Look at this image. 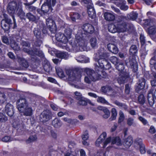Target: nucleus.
Wrapping results in <instances>:
<instances>
[{
  "label": "nucleus",
  "mask_w": 156,
  "mask_h": 156,
  "mask_svg": "<svg viewBox=\"0 0 156 156\" xmlns=\"http://www.w3.org/2000/svg\"><path fill=\"white\" fill-rule=\"evenodd\" d=\"M86 35L83 33L81 30H79L76 34L75 39L69 42L72 49L75 51H81V49L84 45V37Z\"/></svg>",
  "instance_id": "nucleus-1"
},
{
  "label": "nucleus",
  "mask_w": 156,
  "mask_h": 156,
  "mask_svg": "<svg viewBox=\"0 0 156 156\" xmlns=\"http://www.w3.org/2000/svg\"><path fill=\"white\" fill-rule=\"evenodd\" d=\"M20 44L23 47V51L30 55L32 58H33V56L36 55H37L41 58L44 57L43 53L39 49L34 48L33 50H30L29 48L30 44L28 42L22 41Z\"/></svg>",
  "instance_id": "nucleus-2"
},
{
  "label": "nucleus",
  "mask_w": 156,
  "mask_h": 156,
  "mask_svg": "<svg viewBox=\"0 0 156 156\" xmlns=\"http://www.w3.org/2000/svg\"><path fill=\"white\" fill-rule=\"evenodd\" d=\"M84 71L87 74L84 80L87 83L90 84L91 81L94 82L101 79V75L92 69L86 68L84 69Z\"/></svg>",
  "instance_id": "nucleus-3"
},
{
  "label": "nucleus",
  "mask_w": 156,
  "mask_h": 156,
  "mask_svg": "<svg viewBox=\"0 0 156 156\" xmlns=\"http://www.w3.org/2000/svg\"><path fill=\"white\" fill-rule=\"evenodd\" d=\"M82 69L79 68H76L74 70H67L66 74L69 76V79L72 81L80 80L81 77V72Z\"/></svg>",
  "instance_id": "nucleus-4"
},
{
  "label": "nucleus",
  "mask_w": 156,
  "mask_h": 156,
  "mask_svg": "<svg viewBox=\"0 0 156 156\" xmlns=\"http://www.w3.org/2000/svg\"><path fill=\"white\" fill-rule=\"evenodd\" d=\"M117 24L118 32L119 33L128 31L133 27L132 25L125 22H120Z\"/></svg>",
  "instance_id": "nucleus-5"
},
{
  "label": "nucleus",
  "mask_w": 156,
  "mask_h": 156,
  "mask_svg": "<svg viewBox=\"0 0 156 156\" xmlns=\"http://www.w3.org/2000/svg\"><path fill=\"white\" fill-rule=\"evenodd\" d=\"M51 117V111L49 110H46L41 113L40 116V120L41 122L44 123L49 121Z\"/></svg>",
  "instance_id": "nucleus-6"
},
{
  "label": "nucleus",
  "mask_w": 156,
  "mask_h": 156,
  "mask_svg": "<svg viewBox=\"0 0 156 156\" xmlns=\"http://www.w3.org/2000/svg\"><path fill=\"white\" fill-rule=\"evenodd\" d=\"M126 64L128 67L132 69L135 72L137 70L138 65L134 56L129 57V61L126 62Z\"/></svg>",
  "instance_id": "nucleus-7"
},
{
  "label": "nucleus",
  "mask_w": 156,
  "mask_h": 156,
  "mask_svg": "<svg viewBox=\"0 0 156 156\" xmlns=\"http://www.w3.org/2000/svg\"><path fill=\"white\" fill-rule=\"evenodd\" d=\"M17 107L20 111L23 110V109L28 106V104L26 99L23 98H20L17 102Z\"/></svg>",
  "instance_id": "nucleus-8"
},
{
  "label": "nucleus",
  "mask_w": 156,
  "mask_h": 156,
  "mask_svg": "<svg viewBox=\"0 0 156 156\" xmlns=\"http://www.w3.org/2000/svg\"><path fill=\"white\" fill-rule=\"evenodd\" d=\"M1 26L2 28L5 30H8L12 24L11 20L8 17H5L1 21Z\"/></svg>",
  "instance_id": "nucleus-9"
},
{
  "label": "nucleus",
  "mask_w": 156,
  "mask_h": 156,
  "mask_svg": "<svg viewBox=\"0 0 156 156\" xmlns=\"http://www.w3.org/2000/svg\"><path fill=\"white\" fill-rule=\"evenodd\" d=\"M129 77L128 73L124 71L121 72L117 79L118 83L120 84H123L126 82Z\"/></svg>",
  "instance_id": "nucleus-10"
},
{
  "label": "nucleus",
  "mask_w": 156,
  "mask_h": 156,
  "mask_svg": "<svg viewBox=\"0 0 156 156\" xmlns=\"http://www.w3.org/2000/svg\"><path fill=\"white\" fill-rule=\"evenodd\" d=\"M46 24L51 32H54L56 30V25L51 19L49 18L46 19Z\"/></svg>",
  "instance_id": "nucleus-11"
},
{
  "label": "nucleus",
  "mask_w": 156,
  "mask_h": 156,
  "mask_svg": "<svg viewBox=\"0 0 156 156\" xmlns=\"http://www.w3.org/2000/svg\"><path fill=\"white\" fill-rule=\"evenodd\" d=\"M17 9V4L16 2L13 1L9 2L8 4L7 9L10 14H13Z\"/></svg>",
  "instance_id": "nucleus-12"
},
{
  "label": "nucleus",
  "mask_w": 156,
  "mask_h": 156,
  "mask_svg": "<svg viewBox=\"0 0 156 156\" xmlns=\"http://www.w3.org/2000/svg\"><path fill=\"white\" fill-rule=\"evenodd\" d=\"M84 31L88 33H92L94 31L93 27L91 24L86 23L83 24L81 27Z\"/></svg>",
  "instance_id": "nucleus-13"
},
{
  "label": "nucleus",
  "mask_w": 156,
  "mask_h": 156,
  "mask_svg": "<svg viewBox=\"0 0 156 156\" xmlns=\"http://www.w3.org/2000/svg\"><path fill=\"white\" fill-rule=\"evenodd\" d=\"M87 13L89 16L92 19L95 18L96 14L93 5H89L87 6Z\"/></svg>",
  "instance_id": "nucleus-14"
},
{
  "label": "nucleus",
  "mask_w": 156,
  "mask_h": 156,
  "mask_svg": "<svg viewBox=\"0 0 156 156\" xmlns=\"http://www.w3.org/2000/svg\"><path fill=\"white\" fill-rule=\"evenodd\" d=\"M55 37L57 41L66 44L68 41V40L64 34L61 33L56 34L55 35Z\"/></svg>",
  "instance_id": "nucleus-15"
},
{
  "label": "nucleus",
  "mask_w": 156,
  "mask_h": 156,
  "mask_svg": "<svg viewBox=\"0 0 156 156\" xmlns=\"http://www.w3.org/2000/svg\"><path fill=\"white\" fill-rule=\"evenodd\" d=\"M147 99L150 105L152 106L154 103L155 99L156 100V90L153 93L150 92L148 93Z\"/></svg>",
  "instance_id": "nucleus-16"
},
{
  "label": "nucleus",
  "mask_w": 156,
  "mask_h": 156,
  "mask_svg": "<svg viewBox=\"0 0 156 156\" xmlns=\"http://www.w3.org/2000/svg\"><path fill=\"white\" fill-rule=\"evenodd\" d=\"M13 106L9 103H7L5 107V111L8 115L12 116L14 114Z\"/></svg>",
  "instance_id": "nucleus-17"
},
{
  "label": "nucleus",
  "mask_w": 156,
  "mask_h": 156,
  "mask_svg": "<svg viewBox=\"0 0 156 156\" xmlns=\"http://www.w3.org/2000/svg\"><path fill=\"white\" fill-rule=\"evenodd\" d=\"M42 11L44 13H47L49 10H51V11H52V9L51 7V4L47 2H45L41 7Z\"/></svg>",
  "instance_id": "nucleus-18"
},
{
  "label": "nucleus",
  "mask_w": 156,
  "mask_h": 156,
  "mask_svg": "<svg viewBox=\"0 0 156 156\" xmlns=\"http://www.w3.org/2000/svg\"><path fill=\"white\" fill-rule=\"evenodd\" d=\"M145 84V80L143 77H141L139 79V81L137 83L138 85L137 86L136 90L138 91L139 90L143 89L144 88Z\"/></svg>",
  "instance_id": "nucleus-19"
},
{
  "label": "nucleus",
  "mask_w": 156,
  "mask_h": 156,
  "mask_svg": "<svg viewBox=\"0 0 156 156\" xmlns=\"http://www.w3.org/2000/svg\"><path fill=\"white\" fill-rule=\"evenodd\" d=\"M23 110L20 111V113H23V115L26 116H30L32 115L33 109L31 107L28 106L25 108H24Z\"/></svg>",
  "instance_id": "nucleus-20"
},
{
  "label": "nucleus",
  "mask_w": 156,
  "mask_h": 156,
  "mask_svg": "<svg viewBox=\"0 0 156 156\" xmlns=\"http://www.w3.org/2000/svg\"><path fill=\"white\" fill-rule=\"evenodd\" d=\"M136 144L138 145L140 149V151L141 154H144L146 152L145 146L142 143V140L141 139H136Z\"/></svg>",
  "instance_id": "nucleus-21"
},
{
  "label": "nucleus",
  "mask_w": 156,
  "mask_h": 156,
  "mask_svg": "<svg viewBox=\"0 0 156 156\" xmlns=\"http://www.w3.org/2000/svg\"><path fill=\"white\" fill-rule=\"evenodd\" d=\"M98 109L102 111L104 113V114L103 115V117L104 118L107 119L110 116V112L108 110L106 107L99 106L98 107Z\"/></svg>",
  "instance_id": "nucleus-22"
},
{
  "label": "nucleus",
  "mask_w": 156,
  "mask_h": 156,
  "mask_svg": "<svg viewBox=\"0 0 156 156\" xmlns=\"http://www.w3.org/2000/svg\"><path fill=\"white\" fill-rule=\"evenodd\" d=\"M10 45L11 48L14 51H18L20 50V48L18 44L14 40L13 37H10Z\"/></svg>",
  "instance_id": "nucleus-23"
},
{
  "label": "nucleus",
  "mask_w": 156,
  "mask_h": 156,
  "mask_svg": "<svg viewBox=\"0 0 156 156\" xmlns=\"http://www.w3.org/2000/svg\"><path fill=\"white\" fill-rule=\"evenodd\" d=\"M106 136V133L105 132H103L96 141V145L97 146L99 147L100 144L104 140Z\"/></svg>",
  "instance_id": "nucleus-24"
},
{
  "label": "nucleus",
  "mask_w": 156,
  "mask_h": 156,
  "mask_svg": "<svg viewBox=\"0 0 156 156\" xmlns=\"http://www.w3.org/2000/svg\"><path fill=\"white\" fill-rule=\"evenodd\" d=\"M104 16L105 19L108 21H112L115 19V16L112 13L109 12H105L104 13Z\"/></svg>",
  "instance_id": "nucleus-25"
},
{
  "label": "nucleus",
  "mask_w": 156,
  "mask_h": 156,
  "mask_svg": "<svg viewBox=\"0 0 156 156\" xmlns=\"http://www.w3.org/2000/svg\"><path fill=\"white\" fill-rule=\"evenodd\" d=\"M17 61L19 63L20 65L25 68H27L29 66L28 62L24 59L19 56H17Z\"/></svg>",
  "instance_id": "nucleus-26"
},
{
  "label": "nucleus",
  "mask_w": 156,
  "mask_h": 156,
  "mask_svg": "<svg viewBox=\"0 0 156 156\" xmlns=\"http://www.w3.org/2000/svg\"><path fill=\"white\" fill-rule=\"evenodd\" d=\"M108 50L112 53L115 54L118 52V49L115 44H108L107 45Z\"/></svg>",
  "instance_id": "nucleus-27"
},
{
  "label": "nucleus",
  "mask_w": 156,
  "mask_h": 156,
  "mask_svg": "<svg viewBox=\"0 0 156 156\" xmlns=\"http://www.w3.org/2000/svg\"><path fill=\"white\" fill-rule=\"evenodd\" d=\"M133 143L132 137L129 136L127 138L124 140L123 144L126 148L129 147Z\"/></svg>",
  "instance_id": "nucleus-28"
},
{
  "label": "nucleus",
  "mask_w": 156,
  "mask_h": 156,
  "mask_svg": "<svg viewBox=\"0 0 156 156\" xmlns=\"http://www.w3.org/2000/svg\"><path fill=\"white\" fill-rule=\"evenodd\" d=\"M117 1L119 4H117L116 5L119 6V5H120V8L121 9L125 11L128 9L129 8L128 6L125 5L126 2L124 0H118Z\"/></svg>",
  "instance_id": "nucleus-29"
},
{
  "label": "nucleus",
  "mask_w": 156,
  "mask_h": 156,
  "mask_svg": "<svg viewBox=\"0 0 156 156\" xmlns=\"http://www.w3.org/2000/svg\"><path fill=\"white\" fill-rule=\"evenodd\" d=\"M56 55L58 58L65 59H67L69 57L67 53L64 51L58 52L56 54Z\"/></svg>",
  "instance_id": "nucleus-30"
},
{
  "label": "nucleus",
  "mask_w": 156,
  "mask_h": 156,
  "mask_svg": "<svg viewBox=\"0 0 156 156\" xmlns=\"http://www.w3.org/2000/svg\"><path fill=\"white\" fill-rule=\"evenodd\" d=\"M72 32V29L69 27L67 28L64 30V34L68 40L71 38Z\"/></svg>",
  "instance_id": "nucleus-31"
},
{
  "label": "nucleus",
  "mask_w": 156,
  "mask_h": 156,
  "mask_svg": "<svg viewBox=\"0 0 156 156\" xmlns=\"http://www.w3.org/2000/svg\"><path fill=\"white\" fill-rule=\"evenodd\" d=\"M117 24H109L108 26V30L109 31L112 33H115L118 32L117 29Z\"/></svg>",
  "instance_id": "nucleus-32"
},
{
  "label": "nucleus",
  "mask_w": 156,
  "mask_h": 156,
  "mask_svg": "<svg viewBox=\"0 0 156 156\" xmlns=\"http://www.w3.org/2000/svg\"><path fill=\"white\" fill-rule=\"evenodd\" d=\"M52 124L55 128H58L62 125V123L61 121L58 118H56L52 120Z\"/></svg>",
  "instance_id": "nucleus-33"
},
{
  "label": "nucleus",
  "mask_w": 156,
  "mask_h": 156,
  "mask_svg": "<svg viewBox=\"0 0 156 156\" xmlns=\"http://www.w3.org/2000/svg\"><path fill=\"white\" fill-rule=\"evenodd\" d=\"M26 17L30 21L35 22L37 21V18L36 16L33 15L30 12H28L26 14Z\"/></svg>",
  "instance_id": "nucleus-34"
},
{
  "label": "nucleus",
  "mask_w": 156,
  "mask_h": 156,
  "mask_svg": "<svg viewBox=\"0 0 156 156\" xmlns=\"http://www.w3.org/2000/svg\"><path fill=\"white\" fill-rule=\"evenodd\" d=\"M101 51H99L98 52V54L99 55V58H101L104 59L107 58L109 56V54L106 51H104L103 49H102Z\"/></svg>",
  "instance_id": "nucleus-35"
},
{
  "label": "nucleus",
  "mask_w": 156,
  "mask_h": 156,
  "mask_svg": "<svg viewBox=\"0 0 156 156\" xmlns=\"http://www.w3.org/2000/svg\"><path fill=\"white\" fill-rule=\"evenodd\" d=\"M91 46L92 48H96L98 46V41L95 37H92L90 40Z\"/></svg>",
  "instance_id": "nucleus-36"
},
{
  "label": "nucleus",
  "mask_w": 156,
  "mask_h": 156,
  "mask_svg": "<svg viewBox=\"0 0 156 156\" xmlns=\"http://www.w3.org/2000/svg\"><path fill=\"white\" fill-rule=\"evenodd\" d=\"M112 144H115L118 146H121L122 145L121 140L119 137H113L112 138Z\"/></svg>",
  "instance_id": "nucleus-37"
},
{
  "label": "nucleus",
  "mask_w": 156,
  "mask_h": 156,
  "mask_svg": "<svg viewBox=\"0 0 156 156\" xmlns=\"http://www.w3.org/2000/svg\"><path fill=\"white\" fill-rule=\"evenodd\" d=\"M138 14L136 12H132L127 15L128 18L131 20H134L136 19L137 17Z\"/></svg>",
  "instance_id": "nucleus-38"
},
{
  "label": "nucleus",
  "mask_w": 156,
  "mask_h": 156,
  "mask_svg": "<svg viewBox=\"0 0 156 156\" xmlns=\"http://www.w3.org/2000/svg\"><path fill=\"white\" fill-rule=\"evenodd\" d=\"M41 30L39 28H35L34 30V33L35 36L37 39L41 38Z\"/></svg>",
  "instance_id": "nucleus-39"
},
{
  "label": "nucleus",
  "mask_w": 156,
  "mask_h": 156,
  "mask_svg": "<svg viewBox=\"0 0 156 156\" xmlns=\"http://www.w3.org/2000/svg\"><path fill=\"white\" fill-rule=\"evenodd\" d=\"M7 98L5 93L0 91V103L3 104L7 101Z\"/></svg>",
  "instance_id": "nucleus-40"
},
{
  "label": "nucleus",
  "mask_w": 156,
  "mask_h": 156,
  "mask_svg": "<svg viewBox=\"0 0 156 156\" xmlns=\"http://www.w3.org/2000/svg\"><path fill=\"white\" fill-rule=\"evenodd\" d=\"M56 22L55 24H57L60 27H64L65 23L59 17H57L56 20Z\"/></svg>",
  "instance_id": "nucleus-41"
},
{
  "label": "nucleus",
  "mask_w": 156,
  "mask_h": 156,
  "mask_svg": "<svg viewBox=\"0 0 156 156\" xmlns=\"http://www.w3.org/2000/svg\"><path fill=\"white\" fill-rule=\"evenodd\" d=\"M137 46L136 45H133L131 46L129 51L130 54L133 56L134 55L137 53Z\"/></svg>",
  "instance_id": "nucleus-42"
},
{
  "label": "nucleus",
  "mask_w": 156,
  "mask_h": 156,
  "mask_svg": "<svg viewBox=\"0 0 156 156\" xmlns=\"http://www.w3.org/2000/svg\"><path fill=\"white\" fill-rule=\"evenodd\" d=\"M149 34L151 35H154L156 34V27L155 26L150 27L148 29Z\"/></svg>",
  "instance_id": "nucleus-43"
},
{
  "label": "nucleus",
  "mask_w": 156,
  "mask_h": 156,
  "mask_svg": "<svg viewBox=\"0 0 156 156\" xmlns=\"http://www.w3.org/2000/svg\"><path fill=\"white\" fill-rule=\"evenodd\" d=\"M78 101L77 104L80 105L85 106L87 104V99L83 97L78 100Z\"/></svg>",
  "instance_id": "nucleus-44"
},
{
  "label": "nucleus",
  "mask_w": 156,
  "mask_h": 156,
  "mask_svg": "<svg viewBox=\"0 0 156 156\" xmlns=\"http://www.w3.org/2000/svg\"><path fill=\"white\" fill-rule=\"evenodd\" d=\"M97 101L103 104L109 105V104L108 101L106 100L105 98L102 97H98L97 99Z\"/></svg>",
  "instance_id": "nucleus-45"
},
{
  "label": "nucleus",
  "mask_w": 156,
  "mask_h": 156,
  "mask_svg": "<svg viewBox=\"0 0 156 156\" xmlns=\"http://www.w3.org/2000/svg\"><path fill=\"white\" fill-rule=\"evenodd\" d=\"M99 59H98L97 58H96L95 59V61H97L98 62V64L99 66L101 68H103L104 67V63L103 61H106V60L105 59H104L101 58H99Z\"/></svg>",
  "instance_id": "nucleus-46"
},
{
  "label": "nucleus",
  "mask_w": 156,
  "mask_h": 156,
  "mask_svg": "<svg viewBox=\"0 0 156 156\" xmlns=\"http://www.w3.org/2000/svg\"><path fill=\"white\" fill-rule=\"evenodd\" d=\"M112 113L111 117L109 119V120H110V121L115 120L116 119L117 115V112L115 108H113L112 109Z\"/></svg>",
  "instance_id": "nucleus-47"
},
{
  "label": "nucleus",
  "mask_w": 156,
  "mask_h": 156,
  "mask_svg": "<svg viewBox=\"0 0 156 156\" xmlns=\"http://www.w3.org/2000/svg\"><path fill=\"white\" fill-rule=\"evenodd\" d=\"M85 57L83 56H80L79 57H76V59L79 62L82 63H87L89 62L88 59H85Z\"/></svg>",
  "instance_id": "nucleus-48"
},
{
  "label": "nucleus",
  "mask_w": 156,
  "mask_h": 156,
  "mask_svg": "<svg viewBox=\"0 0 156 156\" xmlns=\"http://www.w3.org/2000/svg\"><path fill=\"white\" fill-rule=\"evenodd\" d=\"M44 69L46 72L47 73L49 72L51 70V67L50 64L48 62L44 66Z\"/></svg>",
  "instance_id": "nucleus-49"
},
{
  "label": "nucleus",
  "mask_w": 156,
  "mask_h": 156,
  "mask_svg": "<svg viewBox=\"0 0 156 156\" xmlns=\"http://www.w3.org/2000/svg\"><path fill=\"white\" fill-rule=\"evenodd\" d=\"M107 93L109 95L113 96L115 95V93L113 91L112 88L110 87H107Z\"/></svg>",
  "instance_id": "nucleus-50"
},
{
  "label": "nucleus",
  "mask_w": 156,
  "mask_h": 156,
  "mask_svg": "<svg viewBox=\"0 0 156 156\" xmlns=\"http://www.w3.org/2000/svg\"><path fill=\"white\" fill-rule=\"evenodd\" d=\"M115 66L116 69L119 71H122L124 69V65L122 63L119 62Z\"/></svg>",
  "instance_id": "nucleus-51"
},
{
  "label": "nucleus",
  "mask_w": 156,
  "mask_h": 156,
  "mask_svg": "<svg viewBox=\"0 0 156 156\" xmlns=\"http://www.w3.org/2000/svg\"><path fill=\"white\" fill-rule=\"evenodd\" d=\"M81 16L80 15L76 12L73 13V16L71 17L72 20L73 21H75L76 19H79L80 18Z\"/></svg>",
  "instance_id": "nucleus-52"
},
{
  "label": "nucleus",
  "mask_w": 156,
  "mask_h": 156,
  "mask_svg": "<svg viewBox=\"0 0 156 156\" xmlns=\"http://www.w3.org/2000/svg\"><path fill=\"white\" fill-rule=\"evenodd\" d=\"M37 139V137L35 135L30 136L27 140V142L28 143H30L36 140Z\"/></svg>",
  "instance_id": "nucleus-53"
},
{
  "label": "nucleus",
  "mask_w": 156,
  "mask_h": 156,
  "mask_svg": "<svg viewBox=\"0 0 156 156\" xmlns=\"http://www.w3.org/2000/svg\"><path fill=\"white\" fill-rule=\"evenodd\" d=\"M119 117L118 120V122L119 123L122 122L125 118L123 112L121 111L119 112Z\"/></svg>",
  "instance_id": "nucleus-54"
},
{
  "label": "nucleus",
  "mask_w": 156,
  "mask_h": 156,
  "mask_svg": "<svg viewBox=\"0 0 156 156\" xmlns=\"http://www.w3.org/2000/svg\"><path fill=\"white\" fill-rule=\"evenodd\" d=\"M57 73L58 76L60 78L65 77V75L62 70L60 69H56Z\"/></svg>",
  "instance_id": "nucleus-55"
},
{
  "label": "nucleus",
  "mask_w": 156,
  "mask_h": 156,
  "mask_svg": "<svg viewBox=\"0 0 156 156\" xmlns=\"http://www.w3.org/2000/svg\"><path fill=\"white\" fill-rule=\"evenodd\" d=\"M127 123L130 126L135 125L134 119L131 117L128 118L127 120Z\"/></svg>",
  "instance_id": "nucleus-56"
},
{
  "label": "nucleus",
  "mask_w": 156,
  "mask_h": 156,
  "mask_svg": "<svg viewBox=\"0 0 156 156\" xmlns=\"http://www.w3.org/2000/svg\"><path fill=\"white\" fill-rule=\"evenodd\" d=\"M138 101L139 103L141 104H143L145 101L144 97L142 94L140 95L138 97Z\"/></svg>",
  "instance_id": "nucleus-57"
},
{
  "label": "nucleus",
  "mask_w": 156,
  "mask_h": 156,
  "mask_svg": "<svg viewBox=\"0 0 156 156\" xmlns=\"http://www.w3.org/2000/svg\"><path fill=\"white\" fill-rule=\"evenodd\" d=\"M110 61L112 63L115 64V65L119 63L118 62V58L115 56L111 57L110 58Z\"/></svg>",
  "instance_id": "nucleus-58"
},
{
  "label": "nucleus",
  "mask_w": 156,
  "mask_h": 156,
  "mask_svg": "<svg viewBox=\"0 0 156 156\" xmlns=\"http://www.w3.org/2000/svg\"><path fill=\"white\" fill-rule=\"evenodd\" d=\"M75 95L74 96L75 98L77 100L79 99H80L81 98L83 97L82 96V94L76 91L74 93Z\"/></svg>",
  "instance_id": "nucleus-59"
},
{
  "label": "nucleus",
  "mask_w": 156,
  "mask_h": 156,
  "mask_svg": "<svg viewBox=\"0 0 156 156\" xmlns=\"http://www.w3.org/2000/svg\"><path fill=\"white\" fill-rule=\"evenodd\" d=\"M103 61V63L104 65V67L103 68H104L106 69H109L111 67L110 63L108 62L107 60L106 61Z\"/></svg>",
  "instance_id": "nucleus-60"
},
{
  "label": "nucleus",
  "mask_w": 156,
  "mask_h": 156,
  "mask_svg": "<svg viewBox=\"0 0 156 156\" xmlns=\"http://www.w3.org/2000/svg\"><path fill=\"white\" fill-rule=\"evenodd\" d=\"M2 39L3 43L7 44H9V41H9V39L7 36H2Z\"/></svg>",
  "instance_id": "nucleus-61"
},
{
  "label": "nucleus",
  "mask_w": 156,
  "mask_h": 156,
  "mask_svg": "<svg viewBox=\"0 0 156 156\" xmlns=\"http://www.w3.org/2000/svg\"><path fill=\"white\" fill-rule=\"evenodd\" d=\"M7 120V118L3 114L0 112V122H3Z\"/></svg>",
  "instance_id": "nucleus-62"
},
{
  "label": "nucleus",
  "mask_w": 156,
  "mask_h": 156,
  "mask_svg": "<svg viewBox=\"0 0 156 156\" xmlns=\"http://www.w3.org/2000/svg\"><path fill=\"white\" fill-rule=\"evenodd\" d=\"M138 119L144 125H146L148 123L147 120L141 116H139Z\"/></svg>",
  "instance_id": "nucleus-63"
},
{
  "label": "nucleus",
  "mask_w": 156,
  "mask_h": 156,
  "mask_svg": "<svg viewBox=\"0 0 156 156\" xmlns=\"http://www.w3.org/2000/svg\"><path fill=\"white\" fill-rule=\"evenodd\" d=\"M41 38L37 39L34 43V45L36 47H40L42 43V41Z\"/></svg>",
  "instance_id": "nucleus-64"
}]
</instances>
